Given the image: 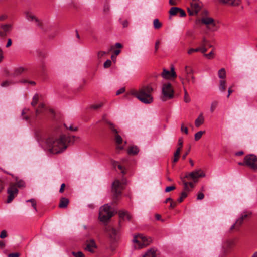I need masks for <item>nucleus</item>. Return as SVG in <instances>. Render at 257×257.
<instances>
[{"mask_svg":"<svg viewBox=\"0 0 257 257\" xmlns=\"http://www.w3.org/2000/svg\"><path fill=\"white\" fill-rule=\"evenodd\" d=\"M178 13H179L180 16L181 17H185L186 15L185 12L181 8H179Z\"/></svg>","mask_w":257,"mask_h":257,"instance_id":"obj_53","label":"nucleus"},{"mask_svg":"<svg viewBox=\"0 0 257 257\" xmlns=\"http://www.w3.org/2000/svg\"><path fill=\"white\" fill-rule=\"evenodd\" d=\"M102 105H103V103H99L97 104H94V105H92L91 108L94 109H97L101 107L102 106Z\"/></svg>","mask_w":257,"mask_h":257,"instance_id":"obj_49","label":"nucleus"},{"mask_svg":"<svg viewBox=\"0 0 257 257\" xmlns=\"http://www.w3.org/2000/svg\"><path fill=\"white\" fill-rule=\"evenodd\" d=\"M139 152V149L136 146H131L127 149V153L131 155H137Z\"/></svg>","mask_w":257,"mask_h":257,"instance_id":"obj_25","label":"nucleus"},{"mask_svg":"<svg viewBox=\"0 0 257 257\" xmlns=\"http://www.w3.org/2000/svg\"><path fill=\"white\" fill-rule=\"evenodd\" d=\"M39 101V95L38 94H36L34 95V96L33 97L32 101L31 102V105L33 106H35L38 103V102Z\"/></svg>","mask_w":257,"mask_h":257,"instance_id":"obj_37","label":"nucleus"},{"mask_svg":"<svg viewBox=\"0 0 257 257\" xmlns=\"http://www.w3.org/2000/svg\"><path fill=\"white\" fill-rule=\"evenodd\" d=\"M175 188H176L174 186H168L165 189V192H169L171 191H172V190L175 189Z\"/></svg>","mask_w":257,"mask_h":257,"instance_id":"obj_52","label":"nucleus"},{"mask_svg":"<svg viewBox=\"0 0 257 257\" xmlns=\"http://www.w3.org/2000/svg\"><path fill=\"white\" fill-rule=\"evenodd\" d=\"M107 53H108L105 51H99L98 52L97 57L98 59H101L102 57H103L105 54Z\"/></svg>","mask_w":257,"mask_h":257,"instance_id":"obj_48","label":"nucleus"},{"mask_svg":"<svg viewBox=\"0 0 257 257\" xmlns=\"http://www.w3.org/2000/svg\"><path fill=\"white\" fill-rule=\"evenodd\" d=\"M204 122V118L203 116V114L201 113L199 114L198 117L196 119L195 121V125L197 127H199L201 125L203 124Z\"/></svg>","mask_w":257,"mask_h":257,"instance_id":"obj_24","label":"nucleus"},{"mask_svg":"<svg viewBox=\"0 0 257 257\" xmlns=\"http://www.w3.org/2000/svg\"><path fill=\"white\" fill-rule=\"evenodd\" d=\"M7 193L8 194V199L7 200V203H11L13 199L17 196L18 194V189L14 183H11L7 190Z\"/></svg>","mask_w":257,"mask_h":257,"instance_id":"obj_9","label":"nucleus"},{"mask_svg":"<svg viewBox=\"0 0 257 257\" xmlns=\"http://www.w3.org/2000/svg\"><path fill=\"white\" fill-rule=\"evenodd\" d=\"M119 216L120 218V220L119 221V228L117 229L111 228L108 231L109 232L110 237L114 241H116L118 239V234L119 233V229L121 227V220H124L125 217L128 220H130L131 219V215L128 214V212L127 211H120L119 212Z\"/></svg>","mask_w":257,"mask_h":257,"instance_id":"obj_3","label":"nucleus"},{"mask_svg":"<svg viewBox=\"0 0 257 257\" xmlns=\"http://www.w3.org/2000/svg\"><path fill=\"white\" fill-rule=\"evenodd\" d=\"M103 120L108 125V128L113 135H114L117 133H119V132L118 131L116 126L114 124L105 119L104 116L103 117Z\"/></svg>","mask_w":257,"mask_h":257,"instance_id":"obj_16","label":"nucleus"},{"mask_svg":"<svg viewBox=\"0 0 257 257\" xmlns=\"http://www.w3.org/2000/svg\"><path fill=\"white\" fill-rule=\"evenodd\" d=\"M7 236V231L5 230H3L1 231L0 234V237L1 238H4Z\"/></svg>","mask_w":257,"mask_h":257,"instance_id":"obj_51","label":"nucleus"},{"mask_svg":"<svg viewBox=\"0 0 257 257\" xmlns=\"http://www.w3.org/2000/svg\"><path fill=\"white\" fill-rule=\"evenodd\" d=\"M204 194L202 192H199L197 195V200H202L204 198Z\"/></svg>","mask_w":257,"mask_h":257,"instance_id":"obj_56","label":"nucleus"},{"mask_svg":"<svg viewBox=\"0 0 257 257\" xmlns=\"http://www.w3.org/2000/svg\"><path fill=\"white\" fill-rule=\"evenodd\" d=\"M205 131H200L198 132H197L195 135H194V140L195 141H198L201 139L202 135L205 134Z\"/></svg>","mask_w":257,"mask_h":257,"instance_id":"obj_33","label":"nucleus"},{"mask_svg":"<svg viewBox=\"0 0 257 257\" xmlns=\"http://www.w3.org/2000/svg\"><path fill=\"white\" fill-rule=\"evenodd\" d=\"M26 17L27 20L31 21H35L37 25L40 27H42V24L41 22L32 13L27 12L26 13Z\"/></svg>","mask_w":257,"mask_h":257,"instance_id":"obj_17","label":"nucleus"},{"mask_svg":"<svg viewBox=\"0 0 257 257\" xmlns=\"http://www.w3.org/2000/svg\"><path fill=\"white\" fill-rule=\"evenodd\" d=\"M190 149L189 148L182 156V159L185 160L186 158V156L188 155L190 152Z\"/></svg>","mask_w":257,"mask_h":257,"instance_id":"obj_64","label":"nucleus"},{"mask_svg":"<svg viewBox=\"0 0 257 257\" xmlns=\"http://www.w3.org/2000/svg\"><path fill=\"white\" fill-rule=\"evenodd\" d=\"M20 254L17 252L10 253L8 255V257H19Z\"/></svg>","mask_w":257,"mask_h":257,"instance_id":"obj_57","label":"nucleus"},{"mask_svg":"<svg viewBox=\"0 0 257 257\" xmlns=\"http://www.w3.org/2000/svg\"><path fill=\"white\" fill-rule=\"evenodd\" d=\"M72 254L75 256V257H83V254L82 252L81 251H78V252H72Z\"/></svg>","mask_w":257,"mask_h":257,"instance_id":"obj_46","label":"nucleus"},{"mask_svg":"<svg viewBox=\"0 0 257 257\" xmlns=\"http://www.w3.org/2000/svg\"><path fill=\"white\" fill-rule=\"evenodd\" d=\"M220 3L232 6H237L240 3V0H219Z\"/></svg>","mask_w":257,"mask_h":257,"instance_id":"obj_20","label":"nucleus"},{"mask_svg":"<svg viewBox=\"0 0 257 257\" xmlns=\"http://www.w3.org/2000/svg\"><path fill=\"white\" fill-rule=\"evenodd\" d=\"M251 214V213L249 212H244L241 214L240 217L236 221L235 223L233 224L231 226L230 230H232L234 228H236L237 230L239 229V227L242 224L244 220L250 216Z\"/></svg>","mask_w":257,"mask_h":257,"instance_id":"obj_12","label":"nucleus"},{"mask_svg":"<svg viewBox=\"0 0 257 257\" xmlns=\"http://www.w3.org/2000/svg\"><path fill=\"white\" fill-rule=\"evenodd\" d=\"M26 70V69L24 67H19L18 68H16L15 69L14 72L12 73L11 74H8V75L13 76V77H16L20 74H21L23 72L25 71Z\"/></svg>","mask_w":257,"mask_h":257,"instance_id":"obj_21","label":"nucleus"},{"mask_svg":"<svg viewBox=\"0 0 257 257\" xmlns=\"http://www.w3.org/2000/svg\"><path fill=\"white\" fill-rule=\"evenodd\" d=\"M183 143V138L182 137H181L178 139V144L179 146V147H182Z\"/></svg>","mask_w":257,"mask_h":257,"instance_id":"obj_58","label":"nucleus"},{"mask_svg":"<svg viewBox=\"0 0 257 257\" xmlns=\"http://www.w3.org/2000/svg\"><path fill=\"white\" fill-rule=\"evenodd\" d=\"M201 23L206 25L207 28L211 31L217 30L216 24L214 19L208 17H203L201 19Z\"/></svg>","mask_w":257,"mask_h":257,"instance_id":"obj_8","label":"nucleus"},{"mask_svg":"<svg viewBox=\"0 0 257 257\" xmlns=\"http://www.w3.org/2000/svg\"><path fill=\"white\" fill-rule=\"evenodd\" d=\"M65 187V184L64 183H62L61 185V187L59 190V192L61 193H63L64 192Z\"/></svg>","mask_w":257,"mask_h":257,"instance_id":"obj_62","label":"nucleus"},{"mask_svg":"<svg viewBox=\"0 0 257 257\" xmlns=\"http://www.w3.org/2000/svg\"><path fill=\"white\" fill-rule=\"evenodd\" d=\"M117 167L121 171V173L123 174H125L126 173L125 169L123 168V167L121 165L118 164Z\"/></svg>","mask_w":257,"mask_h":257,"instance_id":"obj_54","label":"nucleus"},{"mask_svg":"<svg viewBox=\"0 0 257 257\" xmlns=\"http://www.w3.org/2000/svg\"><path fill=\"white\" fill-rule=\"evenodd\" d=\"M179 10V8L178 7H172L169 10V13L170 15L174 16L178 14Z\"/></svg>","mask_w":257,"mask_h":257,"instance_id":"obj_35","label":"nucleus"},{"mask_svg":"<svg viewBox=\"0 0 257 257\" xmlns=\"http://www.w3.org/2000/svg\"><path fill=\"white\" fill-rule=\"evenodd\" d=\"M111 65V61L109 59H107L104 63L103 66L105 68H109Z\"/></svg>","mask_w":257,"mask_h":257,"instance_id":"obj_45","label":"nucleus"},{"mask_svg":"<svg viewBox=\"0 0 257 257\" xmlns=\"http://www.w3.org/2000/svg\"><path fill=\"white\" fill-rule=\"evenodd\" d=\"M162 26V24L160 22L158 19H155L153 21V26L155 29H160Z\"/></svg>","mask_w":257,"mask_h":257,"instance_id":"obj_32","label":"nucleus"},{"mask_svg":"<svg viewBox=\"0 0 257 257\" xmlns=\"http://www.w3.org/2000/svg\"><path fill=\"white\" fill-rule=\"evenodd\" d=\"M177 205L176 202L173 201V200L171 202L169 208H174Z\"/></svg>","mask_w":257,"mask_h":257,"instance_id":"obj_59","label":"nucleus"},{"mask_svg":"<svg viewBox=\"0 0 257 257\" xmlns=\"http://www.w3.org/2000/svg\"><path fill=\"white\" fill-rule=\"evenodd\" d=\"M191 5L195 13L197 14L201 8V6L199 2L195 0H193L191 3Z\"/></svg>","mask_w":257,"mask_h":257,"instance_id":"obj_22","label":"nucleus"},{"mask_svg":"<svg viewBox=\"0 0 257 257\" xmlns=\"http://www.w3.org/2000/svg\"><path fill=\"white\" fill-rule=\"evenodd\" d=\"M75 141V136L61 135L59 138L49 137L46 140V144L49 152L58 154L63 152L70 144Z\"/></svg>","mask_w":257,"mask_h":257,"instance_id":"obj_1","label":"nucleus"},{"mask_svg":"<svg viewBox=\"0 0 257 257\" xmlns=\"http://www.w3.org/2000/svg\"><path fill=\"white\" fill-rule=\"evenodd\" d=\"M96 248V243L93 239L90 240L89 241H87L85 250L93 252L94 249Z\"/></svg>","mask_w":257,"mask_h":257,"instance_id":"obj_18","label":"nucleus"},{"mask_svg":"<svg viewBox=\"0 0 257 257\" xmlns=\"http://www.w3.org/2000/svg\"><path fill=\"white\" fill-rule=\"evenodd\" d=\"M204 56L208 59H212L214 57L215 54L212 50L208 54L203 53Z\"/></svg>","mask_w":257,"mask_h":257,"instance_id":"obj_38","label":"nucleus"},{"mask_svg":"<svg viewBox=\"0 0 257 257\" xmlns=\"http://www.w3.org/2000/svg\"><path fill=\"white\" fill-rule=\"evenodd\" d=\"M190 98L186 90L184 88V101L186 103H189L190 102Z\"/></svg>","mask_w":257,"mask_h":257,"instance_id":"obj_39","label":"nucleus"},{"mask_svg":"<svg viewBox=\"0 0 257 257\" xmlns=\"http://www.w3.org/2000/svg\"><path fill=\"white\" fill-rule=\"evenodd\" d=\"M121 24L123 25V27L125 28L128 26V22L127 20H124L122 22Z\"/></svg>","mask_w":257,"mask_h":257,"instance_id":"obj_63","label":"nucleus"},{"mask_svg":"<svg viewBox=\"0 0 257 257\" xmlns=\"http://www.w3.org/2000/svg\"><path fill=\"white\" fill-rule=\"evenodd\" d=\"M124 91H125V88L122 87L116 91V95H118L119 94H121L123 93V92H124Z\"/></svg>","mask_w":257,"mask_h":257,"instance_id":"obj_55","label":"nucleus"},{"mask_svg":"<svg viewBox=\"0 0 257 257\" xmlns=\"http://www.w3.org/2000/svg\"><path fill=\"white\" fill-rule=\"evenodd\" d=\"M27 202H31L32 207L34 208L35 210L37 211V208H36V201L34 199H31L30 200H27Z\"/></svg>","mask_w":257,"mask_h":257,"instance_id":"obj_43","label":"nucleus"},{"mask_svg":"<svg viewBox=\"0 0 257 257\" xmlns=\"http://www.w3.org/2000/svg\"><path fill=\"white\" fill-rule=\"evenodd\" d=\"M69 202V201L67 198L65 197H62L60 200L59 207L60 208H66L67 207Z\"/></svg>","mask_w":257,"mask_h":257,"instance_id":"obj_23","label":"nucleus"},{"mask_svg":"<svg viewBox=\"0 0 257 257\" xmlns=\"http://www.w3.org/2000/svg\"><path fill=\"white\" fill-rule=\"evenodd\" d=\"M12 29L10 24H2L0 25V37L5 38Z\"/></svg>","mask_w":257,"mask_h":257,"instance_id":"obj_13","label":"nucleus"},{"mask_svg":"<svg viewBox=\"0 0 257 257\" xmlns=\"http://www.w3.org/2000/svg\"><path fill=\"white\" fill-rule=\"evenodd\" d=\"M153 88L151 85H144L138 90H132L131 94L136 97L141 102L144 104H151L153 101L152 93Z\"/></svg>","mask_w":257,"mask_h":257,"instance_id":"obj_2","label":"nucleus"},{"mask_svg":"<svg viewBox=\"0 0 257 257\" xmlns=\"http://www.w3.org/2000/svg\"><path fill=\"white\" fill-rule=\"evenodd\" d=\"M125 180L123 179L122 182L118 180H115L112 186V191L113 193V201L116 203L119 197L121 195L122 191L124 189Z\"/></svg>","mask_w":257,"mask_h":257,"instance_id":"obj_4","label":"nucleus"},{"mask_svg":"<svg viewBox=\"0 0 257 257\" xmlns=\"http://www.w3.org/2000/svg\"><path fill=\"white\" fill-rule=\"evenodd\" d=\"M162 94L161 99L162 101L165 102L173 98L174 96V91L170 83H165L163 84Z\"/></svg>","mask_w":257,"mask_h":257,"instance_id":"obj_5","label":"nucleus"},{"mask_svg":"<svg viewBox=\"0 0 257 257\" xmlns=\"http://www.w3.org/2000/svg\"><path fill=\"white\" fill-rule=\"evenodd\" d=\"M187 196V193L185 192H182L181 194L180 197L178 199V202L181 203L183 201V199Z\"/></svg>","mask_w":257,"mask_h":257,"instance_id":"obj_40","label":"nucleus"},{"mask_svg":"<svg viewBox=\"0 0 257 257\" xmlns=\"http://www.w3.org/2000/svg\"><path fill=\"white\" fill-rule=\"evenodd\" d=\"M233 245V241L232 240H227L223 245V249L224 254L227 253L229 249H230Z\"/></svg>","mask_w":257,"mask_h":257,"instance_id":"obj_19","label":"nucleus"},{"mask_svg":"<svg viewBox=\"0 0 257 257\" xmlns=\"http://www.w3.org/2000/svg\"><path fill=\"white\" fill-rule=\"evenodd\" d=\"M45 105L43 103H41L39 105L37 109H36L35 113L36 115L37 116L40 113L43 112V110L45 109Z\"/></svg>","mask_w":257,"mask_h":257,"instance_id":"obj_31","label":"nucleus"},{"mask_svg":"<svg viewBox=\"0 0 257 257\" xmlns=\"http://www.w3.org/2000/svg\"><path fill=\"white\" fill-rule=\"evenodd\" d=\"M12 83V81L9 80H6L1 83V86L3 87H7L9 86Z\"/></svg>","mask_w":257,"mask_h":257,"instance_id":"obj_44","label":"nucleus"},{"mask_svg":"<svg viewBox=\"0 0 257 257\" xmlns=\"http://www.w3.org/2000/svg\"><path fill=\"white\" fill-rule=\"evenodd\" d=\"M113 136L114 141L117 145H119L122 144V138L118 133L116 134L115 135H113Z\"/></svg>","mask_w":257,"mask_h":257,"instance_id":"obj_29","label":"nucleus"},{"mask_svg":"<svg viewBox=\"0 0 257 257\" xmlns=\"http://www.w3.org/2000/svg\"><path fill=\"white\" fill-rule=\"evenodd\" d=\"M152 241V239L150 237H146L143 235L135 236L133 239V242L138 244V248H142L144 246L149 245Z\"/></svg>","mask_w":257,"mask_h":257,"instance_id":"obj_7","label":"nucleus"},{"mask_svg":"<svg viewBox=\"0 0 257 257\" xmlns=\"http://www.w3.org/2000/svg\"><path fill=\"white\" fill-rule=\"evenodd\" d=\"M226 81L223 80H221L219 81V90L221 92H223L226 90Z\"/></svg>","mask_w":257,"mask_h":257,"instance_id":"obj_30","label":"nucleus"},{"mask_svg":"<svg viewBox=\"0 0 257 257\" xmlns=\"http://www.w3.org/2000/svg\"><path fill=\"white\" fill-rule=\"evenodd\" d=\"M200 52L202 53H206V50L203 48H200V47L194 49V52Z\"/></svg>","mask_w":257,"mask_h":257,"instance_id":"obj_47","label":"nucleus"},{"mask_svg":"<svg viewBox=\"0 0 257 257\" xmlns=\"http://www.w3.org/2000/svg\"><path fill=\"white\" fill-rule=\"evenodd\" d=\"M205 176L204 173L201 169H199L186 174L185 178L187 179H192L194 182H196L199 178L203 177Z\"/></svg>","mask_w":257,"mask_h":257,"instance_id":"obj_10","label":"nucleus"},{"mask_svg":"<svg viewBox=\"0 0 257 257\" xmlns=\"http://www.w3.org/2000/svg\"><path fill=\"white\" fill-rule=\"evenodd\" d=\"M113 216L111 207L108 204H105L100 208L99 218L102 222H107Z\"/></svg>","mask_w":257,"mask_h":257,"instance_id":"obj_6","label":"nucleus"},{"mask_svg":"<svg viewBox=\"0 0 257 257\" xmlns=\"http://www.w3.org/2000/svg\"><path fill=\"white\" fill-rule=\"evenodd\" d=\"M218 105V102L217 101H214L211 103V107H210V111L211 112H214L216 108Z\"/></svg>","mask_w":257,"mask_h":257,"instance_id":"obj_41","label":"nucleus"},{"mask_svg":"<svg viewBox=\"0 0 257 257\" xmlns=\"http://www.w3.org/2000/svg\"><path fill=\"white\" fill-rule=\"evenodd\" d=\"M156 251L157 249L152 248L149 249L143 257H155L156 255Z\"/></svg>","mask_w":257,"mask_h":257,"instance_id":"obj_26","label":"nucleus"},{"mask_svg":"<svg viewBox=\"0 0 257 257\" xmlns=\"http://www.w3.org/2000/svg\"><path fill=\"white\" fill-rule=\"evenodd\" d=\"M181 131L184 132L186 134H188V129L187 127H184L183 124H182L181 127Z\"/></svg>","mask_w":257,"mask_h":257,"instance_id":"obj_50","label":"nucleus"},{"mask_svg":"<svg viewBox=\"0 0 257 257\" xmlns=\"http://www.w3.org/2000/svg\"><path fill=\"white\" fill-rule=\"evenodd\" d=\"M189 82L190 81H191L192 83L193 84H194L196 82L195 78L193 75H191V76H189Z\"/></svg>","mask_w":257,"mask_h":257,"instance_id":"obj_60","label":"nucleus"},{"mask_svg":"<svg viewBox=\"0 0 257 257\" xmlns=\"http://www.w3.org/2000/svg\"><path fill=\"white\" fill-rule=\"evenodd\" d=\"M14 184H16V187H18L19 188L23 187L25 186V185L24 181L22 180L18 181L16 183Z\"/></svg>","mask_w":257,"mask_h":257,"instance_id":"obj_42","label":"nucleus"},{"mask_svg":"<svg viewBox=\"0 0 257 257\" xmlns=\"http://www.w3.org/2000/svg\"><path fill=\"white\" fill-rule=\"evenodd\" d=\"M218 77L221 79H224L226 77V71L224 68H221L218 71Z\"/></svg>","mask_w":257,"mask_h":257,"instance_id":"obj_34","label":"nucleus"},{"mask_svg":"<svg viewBox=\"0 0 257 257\" xmlns=\"http://www.w3.org/2000/svg\"><path fill=\"white\" fill-rule=\"evenodd\" d=\"M186 178H185V176L184 177H181V180L184 185V189L186 191H189V185L188 182H186L185 180Z\"/></svg>","mask_w":257,"mask_h":257,"instance_id":"obj_36","label":"nucleus"},{"mask_svg":"<svg viewBox=\"0 0 257 257\" xmlns=\"http://www.w3.org/2000/svg\"><path fill=\"white\" fill-rule=\"evenodd\" d=\"M161 76L165 79H171V78L176 77V74L175 72L174 67H172L170 71L164 69L161 74Z\"/></svg>","mask_w":257,"mask_h":257,"instance_id":"obj_14","label":"nucleus"},{"mask_svg":"<svg viewBox=\"0 0 257 257\" xmlns=\"http://www.w3.org/2000/svg\"><path fill=\"white\" fill-rule=\"evenodd\" d=\"M103 120L108 125V128L113 135H114L117 133H119V132L118 131L116 126L114 124L105 119L104 116L103 117Z\"/></svg>","mask_w":257,"mask_h":257,"instance_id":"obj_15","label":"nucleus"},{"mask_svg":"<svg viewBox=\"0 0 257 257\" xmlns=\"http://www.w3.org/2000/svg\"><path fill=\"white\" fill-rule=\"evenodd\" d=\"M238 164L239 165H240V166H247V164L246 162L245 157H244V161H243V162H239Z\"/></svg>","mask_w":257,"mask_h":257,"instance_id":"obj_61","label":"nucleus"},{"mask_svg":"<svg viewBox=\"0 0 257 257\" xmlns=\"http://www.w3.org/2000/svg\"><path fill=\"white\" fill-rule=\"evenodd\" d=\"M208 42V40L205 37H204L202 38V41L199 43L200 47L205 49L206 50V52L207 51L206 46H207Z\"/></svg>","mask_w":257,"mask_h":257,"instance_id":"obj_28","label":"nucleus"},{"mask_svg":"<svg viewBox=\"0 0 257 257\" xmlns=\"http://www.w3.org/2000/svg\"><path fill=\"white\" fill-rule=\"evenodd\" d=\"M184 71L186 74L185 79L187 82L189 81V74L193 73V70L188 66H186L184 68Z\"/></svg>","mask_w":257,"mask_h":257,"instance_id":"obj_27","label":"nucleus"},{"mask_svg":"<svg viewBox=\"0 0 257 257\" xmlns=\"http://www.w3.org/2000/svg\"><path fill=\"white\" fill-rule=\"evenodd\" d=\"M245 157L247 166L254 170L257 169V156L254 154H249Z\"/></svg>","mask_w":257,"mask_h":257,"instance_id":"obj_11","label":"nucleus"}]
</instances>
